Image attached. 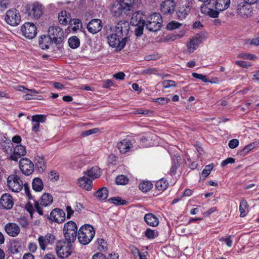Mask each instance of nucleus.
Returning a JSON list of instances; mask_svg holds the SVG:
<instances>
[{
    "mask_svg": "<svg viewBox=\"0 0 259 259\" xmlns=\"http://www.w3.org/2000/svg\"><path fill=\"white\" fill-rule=\"evenodd\" d=\"M237 57L244 59L254 60L256 56L254 55L246 53H240L237 55Z\"/></svg>",
    "mask_w": 259,
    "mask_h": 259,
    "instance_id": "nucleus-54",
    "label": "nucleus"
},
{
    "mask_svg": "<svg viewBox=\"0 0 259 259\" xmlns=\"http://www.w3.org/2000/svg\"><path fill=\"white\" fill-rule=\"evenodd\" d=\"M137 28L135 30V33L137 36H141L143 33V29L145 26L137 25Z\"/></svg>",
    "mask_w": 259,
    "mask_h": 259,
    "instance_id": "nucleus-62",
    "label": "nucleus"
},
{
    "mask_svg": "<svg viewBox=\"0 0 259 259\" xmlns=\"http://www.w3.org/2000/svg\"><path fill=\"white\" fill-rule=\"evenodd\" d=\"M83 174L93 181L100 177L101 172L100 169L98 166H94L84 171Z\"/></svg>",
    "mask_w": 259,
    "mask_h": 259,
    "instance_id": "nucleus-26",
    "label": "nucleus"
},
{
    "mask_svg": "<svg viewBox=\"0 0 259 259\" xmlns=\"http://www.w3.org/2000/svg\"><path fill=\"white\" fill-rule=\"evenodd\" d=\"M234 162H235V159L233 158L230 157V158H228L227 159L223 160L221 162V165L222 167H224V166H225L227 164H228L229 163H233Z\"/></svg>",
    "mask_w": 259,
    "mask_h": 259,
    "instance_id": "nucleus-63",
    "label": "nucleus"
},
{
    "mask_svg": "<svg viewBox=\"0 0 259 259\" xmlns=\"http://www.w3.org/2000/svg\"><path fill=\"white\" fill-rule=\"evenodd\" d=\"M182 25L181 23L175 21H171L166 26V29L168 30H172L179 28Z\"/></svg>",
    "mask_w": 259,
    "mask_h": 259,
    "instance_id": "nucleus-48",
    "label": "nucleus"
},
{
    "mask_svg": "<svg viewBox=\"0 0 259 259\" xmlns=\"http://www.w3.org/2000/svg\"><path fill=\"white\" fill-rule=\"evenodd\" d=\"M77 227L76 224L71 221L65 223L63 228L65 238L69 242H73L76 238Z\"/></svg>",
    "mask_w": 259,
    "mask_h": 259,
    "instance_id": "nucleus-6",
    "label": "nucleus"
},
{
    "mask_svg": "<svg viewBox=\"0 0 259 259\" xmlns=\"http://www.w3.org/2000/svg\"><path fill=\"white\" fill-rule=\"evenodd\" d=\"M110 11L112 15L115 17H119L122 14L127 15L129 13L118 1L113 3L110 8Z\"/></svg>",
    "mask_w": 259,
    "mask_h": 259,
    "instance_id": "nucleus-17",
    "label": "nucleus"
},
{
    "mask_svg": "<svg viewBox=\"0 0 259 259\" xmlns=\"http://www.w3.org/2000/svg\"><path fill=\"white\" fill-rule=\"evenodd\" d=\"M235 63L240 67L247 68L250 66L251 64L249 62L244 61H236Z\"/></svg>",
    "mask_w": 259,
    "mask_h": 259,
    "instance_id": "nucleus-56",
    "label": "nucleus"
},
{
    "mask_svg": "<svg viewBox=\"0 0 259 259\" xmlns=\"http://www.w3.org/2000/svg\"><path fill=\"white\" fill-rule=\"evenodd\" d=\"M70 16L65 11H62L60 12L58 15V20L60 24L62 25H66L70 21Z\"/></svg>",
    "mask_w": 259,
    "mask_h": 259,
    "instance_id": "nucleus-31",
    "label": "nucleus"
},
{
    "mask_svg": "<svg viewBox=\"0 0 259 259\" xmlns=\"http://www.w3.org/2000/svg\"><path fill=\"white\" fill-rule=\"evenodd\" d=\"M117 147L120 153L125 154L131 151L133 145L130 139H124L117 143Z\"/></svg>",
    "mask_w": 259,
    "mask_h": 259,
    "instance_id": "nucleus-19",
    "label": "nucleus"
},
{
    "mask_svg": "<svg viewBox=\"0 0 259 259\" xmlns=\"http://www.w3.org/2000/svg\"><path fill=\"white\" fill-rule=\"evenodd\" d=\"M52 41L49 36H41L39 38V47L43 50L48 49Z\"/></svg>",
    "mask_w": 259,
    "mask_h": 259,
    "instance_id": "nucleus-30",
    "label": "nucleus"
},
{
    "mask_svg": "<svg viewBox=\"0 0 259 259\" xmlns=\"http://www.w3.org/2000/svg\"><path fill=\"white\" fill-rule=\"evenodd\" d=\"M259 146V140L254 141V142L251 143L248 145L245 146L242 149V152L244 154H247L249 151L253 150L256 147Z\"/></svg>",
    "mask_w": 259,
    "mask_h": 259,
    "instance_id": "nucleus-41",
    "label": "nucleus"
},
{
    "mask_svg": "<svg viewBox=\"0 0 259 259\" xmlns=\"http://www.w3.org/2000/svg\"><path fill=\"white\" fill-rule=\"evenodd\" d=\"M22 35L28 39L33 38L37 34L35 25L30 22L25 23L21 27Z\"/></svg>",
    "mask_w": 259,
    "mask_h": 259,
    "instance_id": "nucleus-11",
    "label": "nucleus"
},
{
    "mask_svg": "<svg viewBox=\"0 0 259 259\" xmlns=\"http://www.w3.org/2000/svg\"><path fill=\"white\" fill-rule=\"evenodd\" d=\"M95 246L101 251H106L108 249L107 242L102 238L98 239L95 242Z\"/></svg>",
    "mask_w": 259,
    "mask_h": 259,
    "instance_id": "nucleus-34",
    "label": "nucleus"
},
{
    "mask_svg": "<svg viewBox=\"0 0 259 259\" xmlns=\"http://www.w3.org/2000/svg\"><path fill=\"white\" fill-rule=\"evenodd\" d=\"M33 189L36 192H40L44 188V184L41 179L35 178L32 183Z\"/></svg>",
    "mask_w": 259,
    "mask_h": 259,
    "instance_id": "nucleus-32",
    "label": "nucleus"
},
{
    "mask_svg": "<svg viewBox=\"0 0 259 259\" xmlns=\"http://www.w3.org/2000/svg\"><path fill=\"white\" fill-rule=\"evenodd\" d=\"M239 141L236 139H234L229 141L228 146L231 149H234L239 145Z\"/></svg>",
    "mask_w": 259,
    "mask_h": 259,
    "instance_id": "nucleus-58",
    "label": "nucleus"
},
{
    "mask_svg": "<svg viewBox=\"0 0 259 259\" xmlns=\"http://www.w3.org/2000/svg\"><path fill=\"white\" fill-rule=\"evenodd\" d=\"M37 240L40 249L45 250L47 246L54 243L55 236L52 234H47L45 236H39Z\"/></svg>",
    "mask_w": 259,
    "mask_h": 259,
    "instance_id": "nucleus-16",
    "label": "nucleus"
},
{
    "mask_svg": "<svg viewBox=\"0 0 259 259\" xmlns=\"http://www.w3.org/2000/svg\"><path fill=\"white\" fill-rule=\"evenodd\" d=\"M6 232L10 236L16 237L20 232L19 227L15 223H9L5 227Z\"/></svg>",
    "mask_w": 259,
    "mask_h": 259,
    "instance_id": "nucleus-25",
    "label": "nucleus"
},
{
    "mask_svg": "<svg viewBox=\"0 0 259 259\" xmlns=\"http://www.w3.org/2000/svg\"><path fill=\"white\" fill-rule=\"evenodd\" d=\"M19 167L22 172L26 176L30 175L34 170L33 163L26 158H23L20 160Z\"/></svg>",
    "mask_w": 259,
    "mask_h": 259,
    "instance_id": "nucleus-13",
    "label": "nucleus"
},
{
    "mask_svg": "<svg viewBox=\"0 0 259 259\" xmlns=\"http://www.w3.org/2000/svg\"><path fill=\"white\" fill-rule=\"evenodd\" d=\"M153 101L160 104L163 105L168 103L170 101V100L166 98L161 97L153 99Z\"/></svg>",
    "mask_w": 259,
    "mask_h": 259,
    "instance_id": "nucleus-57",
    "label": "nucleus"
},
{
    "mask_svg": "<svg viewBox=\"0 0 259 259\" xmlns=\"http://www.w3.org/2000/svg\"><path fill=\"white\" fill-rule=\"evenodd\" d=\"M53 201V198L51 194L46 193H44L41 198L40 202H35V208L36 211L40 214H43L42 206H48L50 205Z\"/></svg>",
    "mask_w": 259,
    "mask_h": 259,
    "instance_id": "nucleus-10",
    "label": "nucleus"
},
{
    "mask_svg": "<svg viewBox=\"0 0 259 259\" xmlns=\"http://www.w3.org/2000/svg\"><path fill=\"white\" fill-rule=\"evenodd\" d=\"M153 187V184L150 181H143L139 186V189L143 192H147Z\"/></svg>",
    "mask_w": 259,
    "mask_h": 259,
    "instance_id": "nucleus-37",
    "label": "nucleus"
},
{
    "mask_svg": "<svg viewBox=\"0 0 259 259\" xmlns=\"http://www.w3.org/2000/svg\"><path fill=\"white\" fill-rule=\"evenodd\" d=\"M0 204L5 209H10L12 208L14 205L13 197L8 193L3 194L0 199Z\"/></svg>",
    "mask_w": 259,
    "mask_h": 259,
    "instance_id": "nucleus-22",
    "label": "nucleus"
},
{
    "mask_svg": "<svg viewBox=\"0 0 259 259\" xmlns=\"http://www.w3.org/2000/svg\"><path fill=\"white\" fill-rule=\"evenodd\" d=\"M7 186L9 189L14 192H19L24 188V191L27 197L30 199L32 196L30 189L27 184H23L20 177L16 175H10L7 180Z\"/></svg>",
    "mask_w": 259,
    "mask_h": 259,
    "instance_id": "nucleus-3",
    "label": "nucleus"
},
{
    "mask_svg": "<svg viewBox=\"0 0 259 259\" xmlns=\"http://www.w3.org/2000/svg\"><path fill=\"white\" fill-rule=\"evenodd\" d=\"M50 219L56 223H61L65 221V213L62 209L55 208L51 212Z\"/></svg>",
    "mask_w": 259,
    "mask_h": 259,
    "instance_id": "nucleus-20",
    "label": "nucleus"
},
{
    "mask_svg": "<svg viewBox=\"0 0 259 259\" xmlns=\"http://www.w3.org/2000/svg\"><path fill=\"white\" fill-rule=\"evenodd\" d=\"M144 220L147 225L152 227H156L159 224L158 219L152 213L145 214Z\"/></svg>",
    "mask_w": 259,
    "mask_h": 259,
    "instance_id": "nucleus-28",
    "label": "nucleus"
},
{
    "mask_svg": "<svg viewBox=\"0 0 259 259\" xmlns=\"http://www.w3.org/2000/svg\"><path fill=\"white\" fill-rule=\"evenodd\" d=\"M8 0H0V10L3 11L5 10L8 6Z\"/></svg>",
    "mask_w": 259,
    "mask_h": 259,
    "instance_id": "nucleus-61",
    "label": "nucleus"
},
{
    "mask_svg": "<svg viewBox=\"0 0 259 259\" xmlns=\"http://www.w3.org/2000/svg\"><path fill=\"white\" fill-rule=\"evenodd\" d=\"M28 249L30 252L34 253L37 249V245L35 243L30 242L28 245Z\"/></svg>",
    "mask_w": 259,
    "mask_h": 259,
    "instance_id": "nucleus-60",
    "label": "nucleus"
},
{
    "mask_svg": "<svg viewBox=\"0 0 259 259\" xmlns=\"http://www.w3.org/2000/svg\"><path fill=\"white\" fill-rule=\"evenodd\" d=\"M37 162L35 163L36 168L39 172H43L46 169V165L44 159L39 157L36 159Z\"/></svg>",
    "mask_w": 259,
    "mask_h": 259,
    "instance_id": "nucleus-36",
    "label": "nucleus"
},
{
    "mask_svg": "<svg viewBox=\"0 0 259 259\" xmlns=\"http://www.w3.org/2000/svg\"><path fill=\"white\" fill-rule=\"evenodd\" d=\"M176 6V3L174 0H165L161 3L160 10L164 14L171 15L174 12Z\"/></svg>",
    "mask_w": 259,
    "mask_h": 259,
    "instance_id": "nucleus-15",
    "label": "nucleus"
},
{
    "mask_svg": "<svg viewBox=\"0 0 259 259\" xmlns=\"http://www.w3.org/2000/svg\"><path fill=\"white\" fill-rule=\"evenodd\" d=\"M99 131V129L98 128H92L89 130L85 131L82 132L81 135L83 137H86L92 134H96Z\"/></svg>",
    "mask_w": 259,
    "mask_h": 259,
    "instance_id": "nucleus-55",
    "label": "nucleus"
},
{
    "mask_svg": "<svg viewBox=\"0 0 259 259\" xmlns=\"http://www.w3.org/2000/svg\"><path fill=\"white\" fill-rule=\"evenodd\" d=\"M162 19L159 13H153L151 14L145 21V26L146 29L150 31L155 32L159 30L161 26Z\"/></svg>",
    "mask_w": 259,
    "mask_h": 259,
    "instance_id": "nucleus-5",
    "label": "nucleus"
},
{
    "mask_svg": "<svg viewBox=\"0 0 259 259\" xmlns=\"http://www.w3.org/2000/svg\"><path fill=\"white\" fill-rule=\"evenodd\" d=\"M108 190L106 187L99 189L95 192L94 196L99 200H105L108 196Z\"/></svg>",
    "mask_w": 259,
    "mask_h": 259,
    "instance_id": "nucleus-29",
    "label": "nucleus"
},
{
    "mask_svg": "<svg viewBox=\"0 0 259 259\" xmlns=\"http://www.w3.org/2000/svg\"><path fill=\"white\" fill-rule=\"evenodd\" d=\"M69 22L70 23V27L74 31H76L81 27V21L78 19H70Z\"/></svg>",
    "mask_w": 259,
    "mask_h": 259,
    "instance_id": "nucleus-42",
    "label": "nucleus"
},
{
    "mask_svg": "<svg viewBox=\"0 0 259 259\" xmlns=\"http://www.w3.org/2000/svg\"><path fill=\"white\" fill-rule=\"evenodd\" d=\"M27 92H29L30 93H26L23 96V99L25 100H29L35 99V96L36 94H38V92L34 89H28Z\"/></svg>",
    "mask_w": 259,
    "mask_h": 259,
    "instance_id": "nucleus-43",
    "label": "nucleus"
},
{
    "mask_svg": "<svg viewBox=\"0 0 259 259\" xmlns=\"http://www.w3.org/2000/svg\"><path fill=\"white\" fill-rule=\"evenodd\" d=\"M140 145L142 147H148L151 146V143L149 142V137L143 136L140 139Z\"/></svg>",
    "mask_w": 259,
    "mask_h": 259,
    "instance_id": "nucleus-47",
    "label": "nucleus"
},
{
    "mask_svg": "<svg viewBox=\"0 0 259 259\" xmlns=\"http://www.w3.org/2000/svg\"><path fill=\"white\" fill-rule=\"evenodd\" d=\"M130 29L128 23L120 21L111 29V33L107 36L109 45L116 51L122 50L128 40L127 34Z\"/></svg>",
    "mask_w": 259,
    "mask_h": 259,
    "instance_id": "nucleus-1",
    "label": "nucleus"
},
{
    "mask_svg": "<svg viewBox=\"0 0 259 259\" xmlns=\"http://www.w3.org/2000/svg\"><path fill=\"white\" fill-rule=\"evenodd\" d=\"M115 182L117 185H124L128 183V179L126 176L120 175L116 177Z\"/></svg>",
    "mask_w": 259,
    "mask_h": 259,
    "instance_id": "nucleus-46",
    "label": "nucleus"
},
{
    "mask_svg": "<svg viewBox=\"0 0 259 259\" xmlns=\"http://www.w3.org/2000/svg\"><path fill=\"white\" fill-rule=\"evenodd\" d=\"M77 184L80 188L86 191H90L93 188V181L84 174L77 180Z\"/></svg>",
    "mask_w": 259,
    "mask_h": 259,
    "instance_id": "nucleus-18",
    "label": "nucleus"
},
{
    "mask_svg": "<svg viewBox=\"0 0 259 259\" xmlns=\"http://www.w3.org/2000/svg\"><path fill=\"white\" fill-rule=\"evenodd\" d=\"M247 44H249L250 45L258 46L259 45V38L257 36L255 38H253L252 39H248L247 40Z\"/></svg>",
    "mask_w": 259,
    "mask_h": 259,
    "instance_id": "nucleus-64",
    "label": "nucleus"
},
{
    "mask_svg": "<svg viewBox=\"0 0 259 259\" xmlns=\"http://www.w3.org/2000/svg\"><path fill=\"white\" fill-rule=\"evenodd\" d=\"M230 5V0H213L212 9L207 5H203L201 7V11L210 17L216 18L219 16L220 12L227 9Z\"/></svg>",
    "mask_w": 259,
    "mask_h": 259,
    "instance_id": "nucleus-2",
    "label": "nucleus"
},
{
    "mask_svg": "<svg viewBox=\"0 0 259 259\" xmlns=\"http://www.w3.org/2000/svg\"><path fill=\"white\" fill-rule=\"evenodd\" d=\"M32 121H36L39 123H44L46 120V116L45 115H35L32 117Z\"/></svg>",
    "mask_w": 259,
    "mask_h": 259,
    "instance_id": "nucleus-49",
    "label": "nucleus"
},
{
    "mask_svg": "<svg viewBox=\"0 0 259 259\" xmlns=\"http://www.w3.org/2000/svg\"><path fill=\"white\" fill-rule=\"evenodd\" d=\"M145 236L149 239H153L158 235V233L155 230L147 229L144 232Z\"/></svg>",
    "mask_w": 259,
    "mask_h": 259,
    "instance_id": "nucleus-44",
    "label": "nucleus"
},
{
    "mask_svg": "<svg viewBox=\"0 0 259 259\" xmlns=\"http://www.w3.org/2000/svg\"><path fill=\"white\" fill-rule=\"evenodd\" d=\"M178 159H177V162L173 160L172 165L169 170V174L172 176L176 174L178 165Z\"/></svg>",
    "mask_w": 259,
    "mask_h": 259,
    "instance_id": "nucleus-59",
    "label": "nucleus"
},
{
    "mask_svg": "<svg viewBox=\"0 0 259 259\" xmlns=\"http://www.w3.org/2000/svg\"><path fill=\"white\" fill-rule=\"evenodd\" d=\"M185 34V31L182 30L178 32L173 34L170 37L169 39L171 40H175L177 39H180L182 38Z\"/></svg>",
    "mask_w": 259,
    "mask_h": 259,
    "instance_id": "nucleus-52",
    "label": "nucleus"
},
{
    "mask_svg": "<svg viewBox=\"0 0 259 259\" xmlns=\"http://www.w3.org/2000/svg\"><path fill=\"white\" fill-rule=\"evenodd\" d=\"M102 21L98 19H93L88 24L87 28L89 32L95 34L101 30Z\"/></svg>",
    "mask_w": 259,
    "mask_h": 259,
    "instance_id": "nucleus-24",
    "label": "nucleus"
},
{
    "mask_svg": "<svg viewBox=\"0 0 259 259\" xmlns=\"http://www.w3.org/2000/svg\"><path fill=\"white\" fill-rule=\"evenodd\" d=\"M240 216L244 217L246 216L248 212V205L247 201L243 199L240 201L239 205Z\"/></svg>",
    "mask_w": 259,
    "mask_h": 259,
    "instance_id": "nucleus-33",
    "label": "nucleus"
},
{
    "mask_svg": "<svg viewBox=\"0 0 259 259\" xmlns=\"http://www.w3.org/2000/svg\"><path fill=\"white\" fill-rule=\"evenodd\" d=\"M71 242H59L56 247V251L58 256L60 258H66L70 255L72 252Z\"/></svg>",
    "mask_w": 259,
    "mask_h": 259,
    "instance_id": "nucleus-7",
    "label": "nucleus"
},
{
    "mask_svg": "<svg viewBox=\"0 0 259 259\" xmlns=\"http://www.w3.org/2000/svg\"><path fill=\"white\" fill-rule=\"evenodd\" d=\"M49 36L56 44L60 43L64 37L62 29L57 26H51L48 30Z\"/></svg>",
    "mask_w": 259,
    "mask_h": 259,
    "instance_id": "nucleus-12",
    "label": "nucleus"
},
{
    "mask_svg": "<svg viewBox=\"0 0 259 259\" xmlns=\"http://www.w3.org/2000/svg\"><path fill=\"white\" fill-rule=\"evenodd\" d=\"M213 168V164H209L206 165L205 168L203 170L201 173V176L202 177L205 178L207 177L210 173V171Z\"/></svg>",
    "mask_w": 259,
    "mask_h": 259,
    "instance_id": "nucleus-53",
    "label": "nucleus"
},
{
    "mask_svg": "<svg viewBox=\"0 0 259 259\" xmlns=\"http://www.w3.org/2000/svg\"><path fill=\"white\" fill-rule=\"evenodd\" d=\"M192 75L193 77L201 80L204 82H208L209 81V80L205 75L194 72L192 74Z\"/></svg>",
    "mask_w": 259,
    "mask_h": 259,
    "instance_id": "nucleus-51",
    "label": "nucleus"
},
{
    "mask_svg": "<svg viewBox=\"0 0 259 259\" xmlns=\"http://www.w3.org/2000/svg\"><path fill=\"white\" fill-rule=\"evenodd\" d=\"M95 235L94 228L90 225H84L79 229L78 240L83 245H87L92 240Z\"/></svg>",
    "mask_w": 259,
    "mask_h": 259,
    "instance_id": "nucleus-4",
    "label": "nucleus"
},
{
    "mask_svg": "<svg viewBox=\"0 0 259 259\" xmlns=\"http://www.w3.org/2000/svg\"><path fill=\"white\" fill-rule=\"evenodd\" d=\"M157 86L161 85L164 89H168L177 86L176 82L172 80H164L157 84Z\"/></svg>",
    "mask_w": 259,
    "mask_h": 259,
    "instance_id": "nucleus-40",
    "label": "nucleus"
},
{
    "mask_svg": "<svg viewBox=\"0 0 259 259\" xmlns=\"http://www.w3.org/2000/svg\"><path fill=\"white\" fill-rule=\"evenodd\" d=\"M5 20L8 24L11 26L18 25L21 21L19 12L15 9L8 10L6 13Z\"/></svg>",
    "mask_w": 259,
    "mask_h": 259,
    "instance_id": "nucleus-9",
    "label": "nucleus"
},
{
    "mask_svg": "<svg viewBox=\"0 0 259 259\" xmlns=\"http://www.w3.org/2000/svg\"><path fill=\"white\" fill-rule=\"evenodd\" d=\"M168 186V182L166 180L161 179L156 182L155 187L158 191H164Z\"/></svg>",
    "mask_w": 259,
    "mask_h": 259,
    "instance_id": "nucleus-35",
    "label": "nucleus"
},
{
    "mask_svg": "<svg viewBox=\"0 0 259 259\" xmlns=\"http://www.w3.org/2000/svg\"><path fill=\"white\" fill-rule=\"evenodd\" d=\"M32 12L34 17L37 18H39L42 14L41 8L40 6H34L32 8Z\"/></svg>",
    "mask_w": 259,
    "mask_h": 259,
    "instance_id": "nucleus-50",
    "label": "nucleus"
},
{
    "mask_svg": "<svg viewBox=\"0 0 259 259\" xmlns=\"http://www.w3.org/2000/svg\"><path fill=\"white\" fill-rule=\"evenodd\" d=\"M109 201L115 205H125L127 203L126 200L121 199L119 197H114L110 198L109 199Z\"/></svg>",
    "mask_w": 259,
    "mask_h": 259,
    "instance_id": "nucleus-45",
    "label": "nucleus"
},
{
    "mask_svg": "<svg viewBox=\"0 0 259 259\" xmlns=\"http://www.w3.org/2000/svg\"><path fill=\"white\" fill-rule=\"evenodd\" d=\"M144 14L141 11H137L135 12L132 17L131 24L134 26L140 25L145 26V21L144 19Z\"/></svg>",
    "mask_w": 259,
    "mask_h": 259,
    "instance_id": "nucleus-23",
    "label": "nucleus"
},
{
    "mask_svg": "<svg viewBox=\"0 0 259 259\" xmlns=\"http://www.w3.org/2000/svg\"><path fill=\"white\" fill-rule=\"evenodd\" d=\"M68 44L69 47L73 49L77 48L80 45V40L79 38L75 36H72L68 39Z\"/></svg>",
    "mask_w": 259,
    "mask_h": 259,
    "instance_id": "nucleus-38",
    "label": "nucleus"
},
{
    "mask_svg": "<svg viewBox=\"0 0 259 259\" xmlns=\"http://www.w3.org/2000/svg\"><path fill=\"white\" fill-rule=\"evenodd\" d=\"M190 11V8L188 5L180 7L177 11L178 19L180 20L184 19L189 14Z\"/></svg>",
    "mask_w": 259,
    "mask_h": 259,
    "instance_id": "nucleus-27",
    "label": "nucleus"
},
{
    "mask_svg": "<svg viewBox=\"0 0 259 259\" xmlns=\"http://www.w3.org/2000/svg\"><path fill=\"white\" fill-rule=\"evenodd\" d=\"M252 8L250 5L244 3H240L237 8V14L240 17L246 19L251 16Z\"/></svg>",
    "mask_w": 259,
    "mask_h": 259,
    "instance_id": "nucleus-14",
    "label": "nucleus"
},
{
    "mask_svg": "<svg viewBox=\"0 0 259 259\" xmlns=\"http://www.w3.org/2000/svg\"><path fill=\"white\" fill-rule=\"evenodd\" d=\"M130 13L132 10L134 0H119L118 1Z\"/></svg>",
    "mask_w": 259,
    "mask_h": 259,
    "instance_id": "nucleus-39",
    "label": "nucleus"
},
{
    "mask_svg": "<svg viewBox=\"0 0 259 259\" xmlns=\"http://www.w3.org/2000/svg\"><path fill=\"white\" fill-rule=\"evenodd\" d=\"M207 37V34L204 32L197 33L195 36L192 37L187 43V47L188 51L191 53L196 50L199 45Z\"/></svg>",
    "mask_w": 259,
    "mask_h": 259,
    "instance_id": "nucleus-8",
    "label": "nucleus"
},
{
    "mask_svg": "<svg viewBox=\"0 0 259 259\" xmlns=\"http://www.w3.org/2000/svg\"><path fill=\"white\" fill-rule=\"evenodd\" d=\"M26 149L25 146L21 144L16 145L13 151V153L10 155V159L14 161H17L21 156L25 155Z\"/></svg>",
    "mask_w": 259,
    "mask_h": 259,
    "instance_id": "nucleus-21",
    "label": "nucleus"
}]
</instances>
